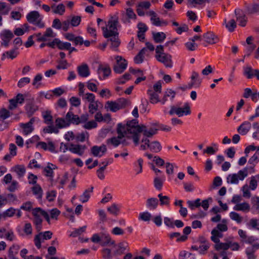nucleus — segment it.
<instances>
[{
    "mask_svg": "<svg viewBox=\"0 0 259 259\" xmlns=\"http://www.w3.org/2000/svg\"><path fill=\"white\" fill-rule=\"evenodd\" d=\"M158 205V200L155 197L148 198L146 201V207L149 210L155 209Z\"/></svg>",
    "mask_w": 259,
    "mask_h": 259,
    "instance_id": "nucleus-25",
    "label": "nucleus"
},
{
    "mask_svg": "<svg viewBox=\"0 0 259 259\" xmlns=\"http://www.w3.org/2000/svg\"><path fill=\"white\" fill-rule=\"evenodd\" d=\"M169 237L170 239H173L174 237L177 238V242H184L186 241L188 236L186 235H181V234L179 232H174L169 234Z\"/></svg>",
    "mask_w": 259,
    "mask_h": 259,
    "instance_id": "nucleus-41",
    "label": "nucleus"
},
{
    "mask_svg": "<svg viewBox=\"0 0 259 259\" xmlns=\"http://www.w3.org/2000/svg\"><path fill=\"white\" fill-rule=\"evenodd\" d=\"M44 210L40 207H36L32 210V214L34 217L33 223L36 226V229L39 231L42 228V220L40 216H42V212Z\"/></svg>",
    "mask_w": 259,
    "mask_h": 259,
    "instance_id": "nucleus-9",
    "label": "nucleus"
},
{
    "mask_svg": "<svg viewBox=\"0 0 259 259\" xmlns=\"http://www.w3.org/2000/svg\"><path fill=\"white\" fill-rule=\"evenodd\" d=\"M152 36L156 43H160L166 38V35L164 32H153Z\"/></svg>",
    "mask_w": 259,
    "mask_h": 259,
    "instance_id": "nucleus-34",
    "label": "nucleus"
},
{
    "mask_svg": "<svg viewBox=\"0 0 259 259\" xmlns=\"http://www.w3.org/2000/svg\"><path fill=\"white\" fill-rule=\"evenodd\" d=\"M245 10L248 14L259 13V3L247 5L245 6Z\"/></svg>",
    "mask_w": 259,
    "mask_h": 259,
    "instance_id": "nucleus-24",
    "label": "nucleus"
},
{
    "mask_svg": "<svg viewBox=\"0 0 259 259\" xmlns=\"http://www.w3.org/2000/svg\"><path fill=\"white\" fill-rule=\"evenodd\" d=\"M91 151L94 156L101 157L106 152L107 148L104 144H102L100 146H94L91 148Z\"/></svg>",
    "mask_w": 259,
    "mask_h": 259,
    "instance_id": "nucleus-14",
    "label": "nucleus"
},
{
    "mask_svg": "<svg viewBox=\"0 0 259 259\" xmlns=\"http://www.w3.org/2000/svg\"><path fill=\"white\" fill-rule=\"evenodd\" d=\"M209 244H200L198 245H193L191 246V249L197 251L200 254H204L206 251L209 248Z\"/></svg>",
    "mask_w": 259,
    "mask_h": 259,
    "instance_id": "nucleus-23",
    "label": "nucleus"
},
{
    "mask_svg": "<svg viewBox=\"0 0 259 259\" xmlns=\"http://www.w3.org/2000/svg\"><path fill=\"white\" fill-rule=\"evenodd\" d=\"M164 180H165L164 178L162 179L158 177H156L154 178L153 183H154V186L156 190H161Z\"/></svg>",
    "mask_w": 259,
    "mask_h": 259,
    "instance_id": "nucleus-48",
    "label": "nucleus"
},
{
    "mask_svg": "<svg viewBox=\"0 0 259 259\" xmlns=\"http://www.w3.org/2000/svg\"><path fill=\"white\" fill-rule=\"evenodd\" d=\"M120 128L127 138L133 140L136 146L139 145L142 124L139 125L137 119H133L128 121L126 125L123 126L121 124Z\"/></svg>",
    "mask_w": 259,
    "mask_h": 259,
    "instance_id": "nucleus-2",
    "label": "nucleus"
},
{
    "mask_svg": "<svg viewBox=\"0 0 259 259\" xmlns=\"http://www.w3.org/2000/svg\"><path fill=\"white\" fill-rule=\"evenodd\" d=\"M251 128V123L248 121L243 122L237 129L238 132L241 135L246 134Z\"/></svg>",
    "mask_w": 259,
    "mask_h": 259,
    "instance_id": "nucleus-26",
    "label": "nucleus"
},
{
    "mask_svg": "<svg viewBox=\"0 0 259 259\" xmlns=\"http://www.w3.org/2000/svg\"><path fill=\"white\" fill-rule=\"evenodd\" d=\"M20 126L23 128V134L26 136L31 133L34 130L33 126L27 123H22L20 124Z\"/></svg>",
    "mask_w": 259,
    "mask_h": 259,
    "instance_id": "nucleus-40",
    "label": "nucleus"
},
{
    "mask_svg": "<svg viewBox=\"0 0 259 259\" xmlns=\"http://www.w3.org/2000/svg\"><path fill=\"white\" fill-rule=\"evenodd\" d=\"M11 116L10 112L5 108H2L0 110V119L4 120Z\"/></svg>",
    "mask_w": 259,
    "mask_h": 259,
    "instance_id": "nucleus-61",
    "label": "nucleus"
},
{
    "mask_svg": "<svg viewBox=\"0 0 259 259\" xmlns=\"http://www.w3.org/2000/svg\"><path fill=\"white\" fill-rule=\"evenodd\" d=\"M43 132L45 133L48 134H52L53 133L58 134L59 133V130L57 126L55 127L53 125V124H52L48 126L44 127L43 129Z\"/></svg>",
    "mask_w": 259,
    "mask_h": 259,
    "instance_id": "nucleus-49",
    "label": "nucleus"
},
{
    "mask_svg": "<svg viewBox=\"0 0 259 259\" xmlns=\"http://www.w3.org/2000/svg\"><path fill=\"white\" fill-rule=\"evenodd\" d=\"M148 146V148H149L152 152L155 153H158L162 149L160 143L157 141H152L151 142H149Z\"/></svg>",
    "mask_w": 259,
    "mask_h": 259,
    "instance_id": "nucleus-28",
    "label": "nucleus"
},
{
    "mask_svg": "<svg viewBox=\"0 0 259 259\" xmlns=\"http://www.w3.org/2000/svg\"><path fill=\"white\" fill-rule=\"evenodd\" d=\"M118 18L117 15L111 16L106 27H102L103 34L107 39V42H110L111 49L116 51L120 44L119 33L117 30Z\"/></svg>",
    "mask_w": 259,
    "mask_h": 259,
    "instance_id": "nucleus-1",
    "label": "nucleus"
},
{
    "mask_svg": "<svg viewBox=\"0 0 259 259\" xmlns=\"http://www.w3.org/2000/svg\"><path fill=\"white\" fill-rule=\"evenodd\" d=\"M224 22L225 23L226 27L230 32H233L235 28L236 27V23L234 19H231L227 23L226 22V20L225 19Z\"/></svg>",
    "mask_w": 259,
    "mask_h": 259,
    "instance_id": "nucleus-50",
    "label": "nucleus"
},
{
    "mask_svg": "<svg viewBox=\"0 0 259 259\" xmlns=\"http://www.w3.org/2000/svg\"><path fill=\"white\" fill-rule=\"evenodd\" d=\"M157 60L163 63L166 67L171 68L172 62L171 56L168 54H158L155 55Z\"/></svg>",
    "mask_w": 259,
    "mask_h": 259,
    "instance_id": "nucleus-13",
    "label": "nucleus"
},
{
    "mask_svg": "<svg viewBox=\"0 0 259 259\" xmlns=\"http://www.w3.org/2000/svg\"><path fill=\"white\" fill-rule=\"evenodd\" d=\"M247 177L246 169L239 170L237 173L229 174L227 177V182L230 184L237 185L239 181H243Z\"/></svg>",
    "mask_w": 259,
    "mask_h": 259,
    "instance_id": "nucleus-7",
    "label": "nucleus"
},
{
    "mask_svg": "<svg viewBox=\"0 0 259 259\" xmlns=\"http://www.w3.org/2000/svg\"><path fill=\"white\" fill-rule=\"evenodd\" d=\"M115 59L116 63L113 67V70L116 73H121L127 68V61L120 56H116Z\"/></svg>",
    "mask_w": 259,
    "mask_h": 259,
    "instance_id": "nucleus-8",
    "label": "nucleus"
},
{
    "mask_svg": "<svg viewBox=\"0 0 259 259\" xmlns=\"http://www.w3.org/2000/svg\"><path fill=\"white\" fill-rule=\"evenodd\" d=\"M7 54V58L11 59L12 60L16 58L19 54V50L18 48H13L12 49L6 52Z\"/></svg>",
    "mask_w": 259,
    "mask_h": 259,
    "instance_id": "nucleus-43",
    "label": "nucleus"
},
{
    "mask_svg": "<svg viewBox=\"0 0 259 259\" xmlns=\"http://www.w3.org/2000/svg\"><path fill=\"white\" fill-rule=\"evenodd\" d=\"M25 109L27 116L30 117L38 110V106L34 103L32 99L31 101L26 104Z\"/></svg>",
    "mask_w": 259,
    "mask_h": 259,
    "instance_id": "nucleus-17",
    "label": "nucleus"
},
{
    "mask_svg": "<svg viewBox=\"0 0 259 259\" xmlns=\"http://www.w3.org/2000/svg\"><path fill=\"white\" fill-rule=\"evenodd\" d=\"M257 180L259 181V175H256L254 176H252L250 178L249 182V186L247 184L243 186L241 188V191L243 193V196L245 198H249L251 197V193L249 189L251 190H255L257 187Z\"/></svg>",
    "mask_w": 259,
    "mask_h": 259,
    "instance_id": "nucleus-5",
    "label": "nucleus"
},
{
    "mask_svg": "<svg viewBox=\"0 0 259 259\" xmlns=\"http://www.w3.org/2000/svg\"><path fill=\"white\" fill-rule=\"evenodd\" d=\"M112 245H114V247L115 248V250L113 251L114 255H120L123 253L126 249L123 242L119 243L118 245H116L115 243Z\"/></svg>",
    "mask_w": 259,
    "mask_h": 259,
    "instance_id": "nucleus-30",
    "label": "nucleus"
},
{
    "mask_svg": "<svg viewBox=\"0 0 259 259\" xmlns=\"http://www.w3.org/2000/svg\"><path fill=\"white\" fill-rule=\"evenodd\" d=\"M255 249L253 247H247L245 249V253L248 259H256V256L254 254Z\"/></svg>",
    "mask_w": 259,
    "mask_h": 259,
    "instance_id": "nucleus-55",
    "label": "nucleus"
},
{
    "mask_svg": "<svg viewBox=\"0 0 259 259\" xmlns=\"http://www.w3.org/2000/svg\"><path fill=\"white\" fill-rule=\"evenodd\" d=\"M259 151L256 152L248 160V163L250 165H256L259 162Z\"/></svg>",
    "mask_w": 259,
    "mask_h": 259,
    "instance_id": "nucleus-52",
    "label": "nucleus"
},
{
    "mask_svg": "<svg viewBox=\"0 0 259 259\" xmlns=\"http://www.w3.org/2000/svg\"><path fill=\"white\" fill-rule=\"evenodd\" d=\"M71 110V109H70L69 111L67 113L65 116L66 119L69 123V125L71 124L76 125L79 124L80 121L79 120V116L77 115L74 114Z\"/></svg>",
    "mask_w": 259,
    "mask_h": 259,
    "instance_id": "nucleus-18",
    "label": "nucleus"
},
{
    "mask_svg": "<svg viewBox=\"0 0 259 259\" xmlns=\"http://www.w3.org/2000/svg\"><path fill=\"white\" fill-rule=\"evenodd\" d=\"M121 123L118 124V128L117 130V133L118 134L117 137H113L111 138L108 139L106 140V143L108 145H112L114 147H117L120 144H122V145L126 146L128 144V143L126 141L125 139H123V138L126 136L124 133L122 132V130L120 128V125Z\"/></svg>",
    "mask_w": 259,
    "mask_h": 259,
    "instance_id": "nucleus-3",
    "label": "nucleus"
},
{
    "mask_svg": "<svg viewBox=\"0 0 259 259\" xmlns=\"http://www.w3.org/2000/svg\"><path fill=\"white\" fill-rule=\"evenodd\" d=\"M14 37L13 32L8 29H4L0 33V37L2 39L1 45L5 48H8L9 43Z\"/></svg>",
    "mask_w": 259,
    "mask_h": 259,
    "instance_id": "nucleus-11",
    "label": "nucleus"
},
{
    "mask_svg": "<svg viewBox=\"0 0 259 259\" xmlns=\"http://www.w3.org/2000/svg\"><path fill=\"white\" fill-rule=\"evenodd\" d=\"M32 191L33 192V194L36 196L37 199H41L42 196V190L40 185L38 184L35 185L32 188Z\"/></svg>",
    "mask_w": 259,
    "mask_h": 259,
    "instance_id": "nucleus-39",
    "label": "nucleus"
},
{
    "mask_svg": "<svg viewBox=\"0 0 259 259\" xmlns=\"http://www.w3.org/2000/svg\"><path fill=\"white\" fill-rule=\"evenodd\" d=\"M10 8L7 6V4L5 2H0V14L3 15L8 14Z\"/></svg>",
    "mask_w": 259,
    "mask_h": 259,
    "instance_id": "nucleus-54",
    "label": "nucleus"
},
{
    "mask_svg": "<svg viewBox=\"0 0 259 259\" xmlns=\"http://www.w3.org/2000/svg\"><path fill=\"white\" fill-rule=\"evenodd\" d=\"M102 256L103 259H112V255L111 249L105 248L102 250Z\"/></svg>",
    "mask_w": 259,
    "mask_h": 259,
    "instance_id": "nucleus-63",
    "label": "nucleus"
},
{
    "mask_svg": "<svg viewBox=\"0 0 259 259\" xmlns=\"http://www.w3.org/2000/svg\"><path fill=\"white\" fill-rule=\"evenodd\" d=\"M53 233L49 231L44 232H40L36 235L34 239V244L36 247L39 249L41 247V239L43 240H49L52 238Z\"/></svg>",
    "mask_w": 259,
    "mask_h": 259,
    "instance_id": "nucleus-12",
    "label": "nucleus"
},
{
    "mask_svg": "<svg viewBox=\"0 0 259 259\" xmlns=\"http://www.w3.org/2000/svg\"><path fill=\"white\" fill-rule=\"evenodd\" d=\"M222 232L218 231L217 229H213L211 232V240L214 243L220 242V238H222L223 236Z\"/></svg>",
    "mask_w": 259,
    "mask_h": 259,
    "instance_id": "nucleus-32",
    "label": "nucleus"
},
{
    "mask_svg": "<svg viewBox=\"0 0 259 259\" xmlns=\"http://www.w3.org/2000/svg\"><path fill=\"white\" fill-rule=\"evenodd\" d=\"M94 189L93 187H91L90 189H86L83 194L79 196V200L82 203H85L89 200L91 193Z\"/></svg>",
    "mask_w": 259,
    "mask_h": 259,
    "instance_id": "nucleus-27",
    "label": "nucleus"
},
{
    "mask_svg": "<svg viewBox=\"0 0 259 259\" xmlns=\"http://www.w3.org/2000/svg\"><path fill=\"white\" fill-rule=\"evenodd\" d=\"M53 12L55 14L63 15L65 12V6L63 4H60L56 7L55 5L52 6Z\"/></svg>",
    "mask_w": 259,
    "mask_h": 259,
    "instance_id": "nucleus-44",
    "label": "nucleus"
},
{
    "mask_svg": "<svg viewBox=\"0 0 259 259\" xmlns=\"http://www.w3.org/2000/svg\"><path fill=\"white\" fill-rule=\"evenodd\" d=\"M137 18V15L134 10L131 8H128L125 9V12L122 13L121 21L123 24L129 25L132 20H136Z\"/></svg>",
    "mask_w": 259,
    "mask_h": 259,
    "instance_id": "nucleus-10",
    "label": "nucleus"
},
{
    "mask_svg": "<svg viewBox=\"0 0 259 259\" xmlns=\"http://www.w3.org/2000/svg\"><path fill=\"white\" fill-rule=\"evenodd\" d=\"M214 247L218 251H220L221 249L226 250L230 248V241L225 243H222L220 241L218 243H215Z\"/></svg>",
    "mask_w": 259,
    "mask_h": 259,
    "instance_id": "nucleus-45",
    "label": "nucleus"
},
{
    "mask_svg": "<svg viewBox=\"0 0 259 259\" xmlns=\"http://www.w3.org/2000/svg\"><path fill=\"white\" fill-rule=\"evenodd\" d=\"M86 228L87 226H84L78 229H75L73 232H71L70 236L73 237H76L83 232H85Z\"/></svg>",
    "mask_w": 259,
    "mask_h": 259,
    "instance_id": "nucleus-57",
    "label": "nucleus"
},
{
    "mask_svg": "<svg viewBox=\"0 0 259 259\" xmlns=\"http://www.w3.org/2000/svg\"><path fill=\"white\" fill-rule=\"evenodd\" d=\"M101 245L102 246L114 244L115 241L111 240L109 234L106 232L101 233Z\"/></svg>",
    "mask_w": 259,
    "mask_h": 259,
    "instance_id": "nucleus-20",
    "label": "nucleus"
},
{
    "mask_svg": "<svg viewBox=\"0 0 259 259\" xmlns=\"http://www.w3.org/2000/svg\"><path fill=\"white\" fill-rule=\"evenodd\" d=\"M42 116L44 119V122L47 124H52L53 123V116L51 111L46 110L42 112Z\"/></svg>",
    "mask_w": 259,
    "mask_h": 259,
    "instance_id": "nucleus-33",
    "label": "nucleus"
},
{
    "mask_svg": "<svg viewBox=\"0 0 259 259\" xmlns=\"http://www.w3.org/2000/svg\"><path fill=\"white\" fill-rule=\"evenodd\" d=\"M201 199L197 198L194 201L188 200L187 203L188 207L192 210H194L195 208L201 206Z\"/></svg>",
    "mask_w": 259,
    "mask_h": 259,
    "instance_id": "nucleus-47",
    "label": "nucleus"
},
{
    "mask_svg": "<svg viewBox=\"0 0 259 259\" xmlns=\"http://www.w3.org/2000/svg\"><path fill=\"white\" fill-rule=\"evenodd\" d=\"M229 215L232 220L236 221L238 224L241 223L242 221V218L235 211L231 212Z\"/></svg>",
    "mask_w": 259,
    "mask_h": 259,
    "instance_id": "nucleus-56",
    "label": "nucleus"
},
{
    "mask_svg": "<svg viewBox=\"0 0 259 259\" xmlns=\"http://www.w3.org/2000/svg\"><path fill=\"white\" fill-rule=\"evenodd\" d=\"M147 94L149 96L150 102L152 104H155L159 101V94L153 91L152 89H149L147 91Z\"/></svg>",
    "mask_w": 259,
    "mask_h": 259,
    "instance_id": "nucleus-31",
    "label": "nucleus"
},
{
    "mask_svg": "<svg viewBox=\"0 0 259 259\" xmlns=\"http://www.w3.org/2000/svg\"><path fill=\"white\" fill-rule=\"evenodd\" d=\"M81 22V17L78 16H73L70 20L71 26L76 27L78 26Z\"/></svg>",
    "mask_w": 259,
    "mask_h": 259,
    "instance_id": "nucleus-60",
    "label": "nucleus"
},
{
    "mask_svg": "<svg viewBox=\"0 0 259 259\" xmlns=\"http://www.w3.org/2000/svg\"><path fill=\"white\" fill-rule=\"evenodd\" d=\"M86 148L87 147L85 145L71 144L69 150L72 153L81 156L83 154Z\"/></svg>",
    "mask_w": 259,
    "mask_h": 259,
    "instance_id": "nucleus-15",
    "label": "nucleus"
},
{
    "mask_svg": "<svg viewBox=\"0 0 259 259\" xmlns=\"http://www.w3.org/2000/svg\"><path fill=\"white\" fill-rule=\"evenodd\" d=\"M105 108L113 112H115L120 108L116 101H107L105 105Z\"/></svg>",
    "mask_w": 259,
    "mask_h": 259,
    "instance_id": "nucleus-29",
    "label": "nucleus"
},
{
    "mask_svg": "<svg viewBox=\"0 0 259 259\" xmlns=\"http://www.w3.org/2000/svg\"><path fill=\"white\" fill-rule=\"evenodd\" d=\"M98 70L100 72H103L104 77L108 76L111 73V69L109 66H100L99 67Z\"/></svg>",
    "mask_w": 259,
    "mask_h": 259,
    "instance_id": "nucleus-59",
    "label": "nucleus"
},
{
    "mask_svg": "<svg viewBox=\"0 0 259 259\" xmlns=\"http://www.w3.org/2000/svg\"><path fill=\"white\" fill-rule=\"evenodd\" d=\"M27 21L31 24L36 25L40 28L45 26V23L42 21L43 17L36 11L30 12L26 15Z\"/></svg>",
    "mask_w": 259,
    "mask_h": 259,
    "instance_id": "nucleus-4",
    "label": "nucleus"
},
{
    "mask_svg": "<svg viewBox=\"0 0 259 259\" xmlns=\"http://www.w3.org/2000/svg\"><path fill=\"white\" fill-rule=\"evenodd\" d=\"M175 95L176 92L175 91H172L171 89H167L164 93L163 98L161 101V103L164 104L167 100L168 97H170V100L172 101Z\"/></svg>",
    "mask_w": 259,
    "mask_h": 259,
    "instance_id": "nucleus-36",
    "label": "nucleus"
},
{
    "mask_svg": "<svg viewBox=\"0 0 259 259\" xmlns=\"http://www.w3.org/2000/svg\"><path fill=\"white\" fill-rule=\"evenodd\" d=\"M152 217L151 214L148 211H144L140 213L139 215V220L147 222L151 220Z\"/></svg>",
    "mask_w": 259,
    "mask_h": 259,
    "instance_id": "nucleus-51",
    "label": "nucleus"
},
{
    "mask_svg": "<svg viewBox=\"0 0 259 259\" xmlns=\"http://www.w3.org/2000/svg\"><path fill=\"white\" fill-rule=\"evenodd\" d=\"M168 113L170 115L176 114L178 117L189 115L191 113L190 107L188 103H185L183 107L172 105L170 106V109Z\"/></svg>",
    "mask_w": 259,
    "mask_h": 259,
    "instance_id": "nucleus-6",
    "label": "nucleus"
},
{
    "mask_svg": "<svg viewBox=\"0 0 259 259\" xmlns=\"http://www.w3.org/2000/svg\"><path fill=\"white\" fill-rule=\"evenodd\" d=\"M77 70L79 75L82 77H87L90 74L89 68L86 64L78 66Z\"/></svg>",
    "mask_w": 259,
    "mask_h": 259,
    "instance_id": "nucleus-22",
    "label": "nucleus"
},
{
    "mask_svg": "<svg viewBox=\"0 0 259 259\" xmlns=\"http://www.w3.org/2000/svg\"><path fill=\"white\" fill-rule=\"evenodd\" d=\"M233 209L237 211H248L250 209V205L247 202H243L236 204Z\"/></svg>",
    "mask_w": 259,
    "mask_h": 259,
    "instance_id": "nucleus-37",
    "label": "nucleus"
},
{
    "mask_svg": "<svg viewBox=\"0 0 259 259\" xmlns=\"http://www.w3.org/2000/svg\"><path fill=\"white\" fill-rule=\"evenodd\" d=\"M120 208V205L116 203H113L110 206L107 207V210L111 214L116 216L119 213Z\"/></svg>",
    "mask_w": 259,
    "mask_h": 259,
    "instance_id": "nucleus-38",
    "label": "nucleus"
},
{
    "mask_svg": "<svg viewBox=\"0 0 259 259\" xmlns=\"http://www.w3.org/2000/svg\"><path fill=\"white\" fill-rule=\"evenodd\" d=\"M98 124L96 121L91 120L87 121L83 125V128L87 130H91L97 127Z\"/></svg>",
    "mask_w": 259,
    "mask_h": 259,
    "instance_id": "nucleus-62",
    "label": "nucleus"
},
{
    "mask_svg": "<svg viewBox=\"0 0 259 259\" xmlns=\"http://www.w3.org/2000/svg\"><path fill=\"white\" fill-rule=\"evenodd\" d=\"M157 129L155 127H150L148 128L146 125L142 124V128L140 130V134L143 133L144 136L145 137V138H148L152 137L153 135H155L157 133Z\"/></svg>",
    "mask_w": 259,
    "mask_h": 259,
    "instance_id": "nucleus-19",
    "label": "nucleus"
},
{
    "mask_svg": "<svg viewBox=\"0 0 259 259\" xmlns=\"http://www.w3.org/2000/svg\"><path fill=\"white\" fill-rule=\"evenodd\" d=\"M235 14L238 25L240 26L244 27L247 21V19L245 15L241 10H235Z\"/></svg>",
    "mask_w": 259,
    "mask_h": 259,
    "instance_id": "nucleus-16",
    "label": "nucleus"
},
{
    "mask_svg": "<svg viewBox=\"0 0 259 259\" xmlns=\"http://www.w3.org/2000/svg\"><path fill=\"white\" fill-rule=\"evenodd\" d=\"M99 104L100 102L98 101L90 103L89 105V112L93 114L96 111L98 110Z\"/></svg>",
    "mask_w": 259,
    "mask_h": 259,
    "instance_id": "nucleus-53",
    "label": "nucleus"
},
{
    "mask_svg": "<svg viewBox=\"0 0 259 259\" xmlns=\"http://www.w3.org/2000/svg\"><path fill=\"white\" fill-rule=\"evenodd\" d=\"M254 70L250 66H247L244 68V75L246 76L248 79L253 77Z\"/></svg>",
    "mask_w": 259,
    "mask_h": 259,
    "instance_id": "nucleus-58",
    "label": "nucleus"
},
{
    "mask_svg": "<svg viewBox=\"0 0 259 259\" xmlns=\"http://www.w3.org/2000/svg\"><path fill=\"white\" fill-rule=\"evenodd\" d=\"M203 39L206 42L213 44L218 41L217 36L212 32H207L203 35Z\"/></svg>",
    "mask_w": 259,
    "mask_h": 259,
    "instance_id": "nucleus-21",
    "label": "nucleus"
},
{
    "mask_svg": "<svg viewBox=\"0 0 259 259\" xmlns=\"http://www.w3.org/2000/svg\"><path fill=\"white\" fill-rule=\"evenodd\" d=\"M30 82V78L28 77H24L21 78L18 82L17 86L20 88H23L27 84H28Z\"/></svg>",
    "mask_w": 259,
    "mask_h": 259,
    "instance_id": "nucleus-64",
    "label": "nucleus"
},
{
    "mask_svg": "<svg viewBox=\"0 0 259 259\" xmlns=\"http://www.w3.org/2000/svg\"><path fill=\"white\" fill-rule=\"evenodd\" d=\"M55 122L58 128H65L69 126V124L66 119V117L65 118H57L56 119Z\"/></svg>",
    "mask_w": 259,
    "mask_h": 259,
    "instance_id": "nucleus-35",
    "label": "nucleus"
},
{
    "mask_svg": "<svg viewBox=\"0 0 259 259\" xmlns=\"http://www.w3.org/2000/svg\"><path fill=\"white\" fill-rule=\"evenodd\" d=\"M158 197L159 199L160 205L168 206L169 205L170 198L168 196H163L162 193H160L158 195Z\"/></svg>",
    "mask_w": 259,
    "mask_h": 259,
    "instance_id": "nucleus-46",
    "label": "nucleus"
},
{
    "mask_svg": "<svg viewBox=\"0 0 259 259\" xmlns=\"http://www.w3.org/2000/svg\"><path fill=\"white\" fill-rule=\"evenodd\" d=\"M55 166L50 163L48 164V165L44 168L43 172L47 177H53V169H55Z\"/></svg>",
    "mask_w": 259,
    "mask_h": 259,
    "instance_id": "nucleus-42",
    "label": "nucleus"
}]
</instances>
